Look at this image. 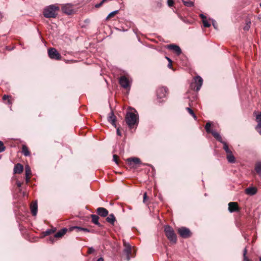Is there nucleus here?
Returning a JSON list of instances; mask_svg holds the SVG:
<instances>
[{
	"mask_svg": "<svg viewBox=\"0 0 261 261\" xmlns=\"http://www.w3.org/2000/svg\"><path fill=\"white\" fill-rule=\"evenodd\" d=\"M125 121L130 128H132L135 125H137L139 118L137 114L133 112H127L125 116Z\"/></svg>",
	"mask_w": 261,
	"mask_h": 261,
	"instance_id": "obj_1",
	"label": "nucleus"
},
{
	"mask_svg": "<svg viewBox=\"0 0 261 261\" xmlns=\"http://www.w3.org/2000/svg\"><path fill=\"white\" fill-rule=\"evenodd\" d=\"M59 8L55 5H50L43 10V15L46 18H55L57 16V11Z\"/></svg>",
	"mask_w": 261,
	"mask_h": 261,
	"instance_id": "obj_2",
	"label": "nucleus"
},
{
	"mask_svg": "<svg viewBox=\"0 0 261 261\" xmlns=\"http://www.w3.org/2000/svg\"><path fill=\"white\" fill-rule=\"evenodd\" d=\"M165 232L167 238L172 242L175 243L177 241L176 235L173 229L170 226L165 227Z\"/></svg>",
	"mask_w": 261,
	"mask_h": 261,
	"instance_id": "obj_3",
	"label": "nucleus"
},
{
	"mask_svg": "<svg viewBox=\"0 0 261 261\" xmlns=\"http://www.w3.org/2000/svg\"><path fill=\"white\" fill-rule=\"evenodd\" d=\"M48 55L49 57L54 60H60L61 59L60 54L55 48H51L48 49Z\"/></svg>",
	"mask_w": 261,
	"mask_h": 261,
	"instance_id": "obj_4",
	"label": "nucleus"
},
{
	"mask_svg": "<svg viewBox=\"0 0 261 261\" xmlns=\"http://www.w3.org/2000/svg\"><path fill=\"white\" fill-rule=\"evenodd\" d=\"M178 232L183 238H188L191 236L190 229L185 227L179 228L178 229Z\"/></svg>",
	"mask_w": 261,
	"mask_h": 261,
	"instance_id": "obj_5",
	"label": "nucleus"
},
{
	"mask_svg": "<svg viewBox=\"0 0 261 261\" xmlns=\"http://www.w3.org/2000/svg\"><path fill=\"white\" fill-rule=\"evenodd\" d=\"M67 231V229L65 228L60 230L57 232L53 237H50L48 241L50 243H53L55 241L56 239H59L62 238L66 233Z\"/></svg>",
	"mask_w": 261,
	"mask_h": 261,
	"instance_id": "obj_6",
	"label": "nucleus"
},
{
	"mask_svg": "<svg viewBox=\"0 0 261 261\" xmlns=\"http://www.w3.org/2000/svg\"><path fill=\"white\" fill-rule=\"evenodd\" d=\"M168 93V89L166 87L159 88L156 91L158 98H162L166 96Z\"/></svg>",
	"mask_w": 261,
	"mask_h": 261,
	"instance_id": "obj_7",
	"label": "nucleus"
},
{
	"mask_svg": "<svg viewBox=\"0 0 261 261\" xmlns=\"http://www.w3.org/2000/svg\"><path fill=\"white\" fill-rule=\"evenodd\" d=\"M120 85L124 88L126 89L130 87L129 81L128 79L125 76H122L119 80Z\"/></svg>",
	"mask_w": 261,
	"mask_h": 261,
	"instance_id": "obj_8",
	"label": "nucleus"
},
{
	"mask_svg": "<svg viewBox=\"0 0 261 261\" xmlns=\"http://www.w3.org/2000/svg\"><path fill=\"white\" fill-rule=\"evenodd\" d=\"M124 245L125 246L124 252L126 255V259L128 261L130 259V254L132 253L131 246L128 243H126V242H124Z\"/></svg>",
	"mask_w": 261,
	"mask_h": 261,
	"instance_id": "obj_9",
	"label": "nucleus"
},
{
	"mask_svg": "<svg viewBox=\"0 0 261 261\" xmlns=\"http://www.w3.org/2000/svg\"><path fill=\"white\" fill-rule=\"evenodd\" d=\"M129 166H134L135 165L141 164L140 160L138 158H130L126 160Z\"/></svg>",
	"mask_w": 261,
	"mask_h": 261,
	"instance_id": "obj_10",
	"label": "nucleus"
},
{
	"mask_svg": "<svg viewBox=\"0 0 261 261\" xmlns=\"http://www.w3.org/2000/svg\"><path fill=\"white\" fill-rule=\"evenodd\" d=\"M228 210L230 213H233L239 210L238 204L237 202H230L228 203Z\"/></svg>",
	"mask_w": 261,
	"mask_h": 261,
	"instance_id": "obj_11",
	"label": "nucleus"
},
{
	"mask_svg": "<svg viewBox=\"0 0 261 261\" xmlns=\"http://www.w3.org/2000/svg\"><path fill=\"white\" fill-rule=\"evenodd\" d=\"M96 212L97 214L101 217H105L108 215V211L104 207H98L97 208Z\"/></svg>",
	"mask_w": 261,
	"mask_h": 261,
	"instance_id": "obj_12",
	"label": "nucleus"
},
{
	"mask_svg": "<svg viewBox=\"0 0 261 261\" xmlns=\"http://www.w3.org/2000/svg\"><path fill=\"white\" fill-rule=\"evenodd\" d=\"M194 80L196 90V91H198L202 85L203 80L200 76H197L194 79Z\"/></svg>",
	"mask_w": 261,
	"mask_h": 261,
	"instance_id": "obj_13",
	"label": "nucleus"
},
{
	"mask_svg": "<svg viewBox=\"0 0 261 261\" xmlns=\"http://www.w3.org/2000/svg\"><path fill=\"white\" fill-rule=\"evenodd\" d=\"M168 48L170 49L173 50L177 55H179L181 53V50L178 45L170 44L168 46Z\"/></svg>",
	"mask_w": 261,
	"mask_h": 261,
	"instance_id": "obj_14",
	"label": "nucleus"
},
{
	"mask_svg": "<svg viewBox=\"0 0 261 261\" xmlns=\"http://www.w3.org/2000/svg\"><path fill=\"white\" fill-rule=\"evenodd\" d=\"M37 208L38 206L37 202L33 201L30 205V209L33 216H35L37 215Z\"/></svg>",
	"mask_w": 261,
	"mask_h": 261,
	"instance_id": "obj_15",
	"label": "nucleus"
},
{
	"mask_svg": "<svg viewBox=\"0 0 261 261\" xmlns=\"http://www.w3.org/2000/svg\"><path fill=\"white\" fill-rule=\"evenodd\" d=\"M256 121L258 123L257 125L255 127V129L257 132L261 135V113L256 116Z\"/></svg>",
	"mask_w": 261,
	"mask_h": 261,
	"instance_id": "obj_16",
	"label": "nucleus"
},
{
	"mask_svg": "<svg viewBox=\"0 0 261 261\" xmlns=\"http://www.w3.org/2000/svg\"><path fill=\"white\" fill-rule=\"evenodd\" d=\"M108 121L115 127H116V116L114 115L113 112H111L108 116Z\"/></svg>",
	"mask_w": 261,
	"mask_h": 261,
	"instance_id": "obj_17",
	"label": "nucleus"
},
{
	"mask_svg": "<svg viewBox=\"0 0 261 261\" xmlns=\"http://www.w3.org/2000/svg\"><path fill=\"white\" fill-rule=\"evenodd\" d=\"M23 170V166L20 163H17L15 166H14V173L15 174H20L21 173Z\"/></svg>",
	"mask_w": 261,
	"mask_h": 261,
	"instance_id": "obj_18",
	"label": "nucleus"
},
{
	"mask_svg": "<svg viewBox=\"0 0 261 261\" xmlns=\"http://www.w3.org/2000/svg\"><path fill=\"white\" fill-rule=\"evenodd\" d=\"M25 181L27 182H29L30 181V175L31 174V170L30 166L28 165L25 166Z\"/></svg>",
	"mask_w": 261,
	"mask_h": 261,
	"instance_id": "obj_19",
	"label": "nucleus"
},
{
	"mask_svg": "<svg viewBox=\"0 0 261 261\" xmlns=\"http://www.w3.org/2000/svg\"><path fill=\"white\" fill-rule=\"evenodd\" d=\"M62 10L64 13L68 15L71 14L73 11L71 7L69 5H66L62 7Z\"/></svg>",
	"mask_w": 261,
	"mask_h": 261,
	"instance_id": "obj_20",
	"label": "nucleus"
},
{
	"mask_svg": "<svg viewBox=\"0 0 261 261\" xmlns=\"http://www.w3.org/2000/svg\"><path fill=\"white\" fill-rule=\"evenodd\" d=\"M257 190L254 187H249L245 189V193L249 195H253L256 194Z\"/></svg>",
	"mask_w": 261,
	"mask_h": 261,
	"instance_id": "obj_21",
	"label": "nucleus"
},
{
	"mask_svg": "<svg viewBox=\"0 0 261 261\" xmlns=\"http://www.w3.org/2000/svg\"><path fill=\"white\" fill-rule=\"evenodd\" d=\"M76 230L77 232L80 231H83L84 232H90V230L86 228H83L79 226H73L70 228V230L72 231L73 230Z\"/></svg>",
	"mask_w": 261,
	"mask_h": 261,
	"instance_id": "obj_22",
	"label": "nucleus"
},
{
	"mask_svg": "<svg viewBox=\"0 0 261 261\" xmlns=\"http://www.w3.org/2000/svg\"><path fill=\"white\" fill-rule=\"evenodd\" d=\"M91 217L92 218V222L94 224L100 226V224L98 222L99 217L97 215H91Z\"/></svg>",
	"mask_w": 261,
	"mask_h": 261,
	"instance_id": "obj_23",
	"label": "nucleus"
},
{
	"mask_svg": "<svg viewBox=\"0 0 261 261\" xmlns=\"http://www.w3.org/2000/svg\"><path fill=\"white\" fill-rule=\"evenodd\" d=\"M211 133L218 141L220 142L221 143L223 142V141L222 138L218 133L213 130Z\"/></svg>",
	"mask_w": 261,
	"mask_h": 261,
	"instance_id": "obj_24",
	"label": "nucleus"
},
{
	"mask_svg": "<svg viewBox=\"0 0 261 261\" xmlns=\"http://www.w3.org/2000/svg\"><path fill=\"white\" fill-rule=\"evenodd\" d=\"M107 222L109 223L114 224L115 222L116 221V218L113 214H110L106 219Z\"/></svg>",
	"mask_w": 261,
	"mask_h": 261,
	"instance_id": "obj_25",
	"label": "nucleus"
},
{
	"mask_svg": "<svg viewBox=\"0 0 261 261\" xmlns=\"http://www.w3.org/2000/svg\"><path fill=\"white\" fill-rule=\"evenodd\" d=\"M22 153L25 156H29L30 155V152L29 150V149L25 145H22Z\"/></svg>",
	"mask_w": 261,
	"mask_h": 261,
	"instance_id": "obj_26",
	"label": "nucleus"
},
{
	"mask_svg": "<svg viewBox=\"0 0 261 261\" xmlns=\"http://www.w3.org/2000/svg\"><path fill=\"white\" fill-rule=\"evenodd\" d=\"M227 159L228 161L231 163H233L236 161L235 158L233 155L232 152L227 154Z\"/></svg>",
	"mask_w": 261,
	"mask_h": 261,
	"instance_id": "obj_27",
	"label": "nucleus"
},
{
	"mask_svg": "<svg viewBox=\"0 0 261 261\" xmlns=\"http://www.w3.org/2000/svg\"><path fill=\"white\" fill-rule=\"evenodd\" d=\"M56 230V229L55 228H53L51 229H48L46 230V231L42 232L43 236H47L50 234L54 233Z\"/></svg>",
	"mask_w": 261,
	"mask_h": 261,
	"instance_id": "obj_28",
	"label": "nucleus"
},
{
	"mask_svg": "<svg viewBox=\"0 0 261 261\" xmlns=\"http://www.w3.org/2000/svg\"><path fill=\"white\" fill-rule=\"evenodd\" d=\"M255 170L259 175L261 176V162L256 163Z\"/></svg>",
	"mask_w": 261,
	"mask_h": 261,
	"instance_id": "obj_29",
	"label": "nucleus"
},
{
	"mask_svg": "<svg viewBox=\"0 0 261 261\" xmlns=\"http://www.w3.org/2000/svg\"><path fill=\"white\" fill-rule=\"evenodd\" d=\"M185 6L189 7H191L194 6V2L191 1H185L182 0Z\"/></svg>",
	"mask_w": 261,
	"mask_h": 261,
	"instance_id": "obj_30",
	"label": "nucleus"
},
{
	"mask_svg": "<svg viewBox=\"0 0 261 261\" xmlns=\"http://www.w3.org/2000/svg\"><path fill=\"white\" fill-rule=\"evenodd\" d=\"M221 143L223 144V149L225 150L227 154L231 152V151L229 149L228 145L226 142L223 141V142Z\"/></svg>",
	"mask_w": 261,
	"mask_h": 261,
	"instance_id": "obj_31",
	"label": "nucleus"
},
{
	"mask_svg": "<svg viewBox=\"0 0 261 261\" xmlns=\"http://www.w3.org/2000/svg\"><path fill=\"white\" fill-rule=\"evenodd\" d=\"M119 12V10H115V11H114L112 12H111L110 13H109V14L108 15V16L106 18V19L107 20H108L110 18L113 17V16H114L116 14H118Z\"/></svg>",
	"mask_w": 261,
	"mask_h": 261,
	"instance_id": "obj_32",
	"label": "nucleus"
},
{
	"mask_svg": "<svg viewBox=\"0 0 261 261\" xmlns=\"http://www.w3.org/2000/svg\"><path fill=\"white\" fill-rule=\"evenodd\" d=\"M11 98V96L10 95H4L3 97V99L4 100L8 99V103L9 105H11L12 103V101Z\"/></svg>",
	"mask_w": 261,
	"mask_h": 261,
	"instance_id": "obj_33",
	"label": "nucleus"
},
{
	"mask_svg": "<svg viewBox=\"0 0 261 261\" xmlns=\"http://www.w3.org/2000/svg\"><path fill=\"white\" fill-rule=\"evenodd\" d=\"M211 123L208 122L206 123L205 126V129L207 133H211L213 130L211 129Z\"/></svg>",
	"mask_w": 261,
	"mask_h": 261,
	"instance_id": "obj_34",
	"label": "nucleus"
},
{
	"mask_svg": "<svg viewBox=\"0 0 261 261\" xmlns=\"http://www.w3.org/2000/svg\"><path fill=\"white\" fill-rule=\"evenodd\" d=\"M187 111L189 113V114L194 118L195 120H196L197 117L194 114L193 111L190 108H187Z\"/></svg>",
	"mask_w": 261,
	"mask_h": 261,
	"instance_id": "obj_35",
	"label": "nucleus"
},
{
	"mask_svg": "<svg viewBox=\"0 0 261 261\" xmlns=\"http://www.w3.org/2000/svg\"><path fill=\"white\" fill-rule=\"evenodd\" d=\"M250 24H251V22L250 20L249 21H246V25L244 27V30L245 31H248L249 30V29H250Z\"/></svg>",
	"mask_w": 261,
	"mask_h": 261,
	"instance_id": "obj_36",
	"label": "nucleus"
},
{
	"mask_svg": "<svg viewBox=\"0 0 261 261\" xmlns=\"http://www.w3.org/2000/svg\"><path fill=\"white\" fill-rule=\"evenodd\" d=\"M247 249L245 248L243 250V259L244 261H250L249 259L246 256V253H247Z\"/></svg>",
	"mask_w": 261,
	"mask_h": 261,
	"instance_id": "obj_37",
	"label": "nucleus"
},
{
	"mask_svg": "<svg viewBox=\"0 0 261 261\" xmlns=\"http://www.w3.org/2000/svg\"><path fill=\"white\" fill-rule=\"evenodd\" d=\"M6 149V147L4 146L3 142L0 141V153L4 151Z\"/></svg>",
	"mask_w": 261,
	"mask_h": 261,
	"instance_id": "obj_38",
	"label": "nucleus"
},
{
	"mask_svg": "<svg viewBox=\"0 0 261 261\" xmlns=\"http://www.w3.org/2000/svg\"><path fill=\"white\" fill-rule=\"evenodd\" d=\"M202 22L203 24V26L205 28H208L211 25L210 23L207 21L206 19H203Z\"/></svg>",
	"mask_w": 261,
	"mask_h": 261,
	"instance_id": "obj_39",
	"label": "nucleus"
},
{
	"mask_svg": "<svg viewBox=\"0 0 261 261\" xmlns=\"http://www.w3.org/2000/svg\"><path fill=\"white\" fill-rule=\"evenodd\" d=\"M113 161L116 163V164H118V156L117 155H113Z\"/></svg>",
	"mask_w": 261,
	"mask_h": 261,
	"instance_id": "obj_40",
	"label": "nucleus"
},
{
	"mask_svg": "<svg viewBox=\"0 0 261 261\" xmlns=\"http://www.w3.org/2000/svg\"><path fill=\"white\" fill-rule=\"evenodd\" d=\"M168 5L169 7H172L173 6L174 1L173 0H168Z\"/></svg>",
	"mask_w": 261,
	"mask_h": 261,
	"instance_id": "obj_41",
	"label": "nucleus"
},
{
	"mask_svg": "<svg viewBox=\"0 0 261 261\" xmlns=\"http://www.w3.org/2000/svg\"><path fill=\"white\" fill-rule=\"evenodd\" d=\"M103 3H104V2H103V1L102 0V1L100 3L96 4L95 5V7H96V8L100 7L101 6H102V5L103 4Z\"/></svg>",
	"mask_w": 261,
	"mask_h": 261,
	"instance_id": "obj_42",
	"label": "nucleus"
},
{
	"mask_svg": "<svg viewBox=\"0 0 261 261\" xmlns=\"http://www.w3.org/2000/svg\"><path fill=\"white\" fill-rule=\"evenodd\" d=\"M146 198H147V194L146 193H145L143 195V202H145Z\"/></svg>",
	"mask_w": 261,
	"mask_h": 261,
	"instance_id": "obj_43",
	"label": "nucleus"
},
{
	"mask_svg": "<svg viewBox=\"0 0 261 261\" xmlns=\"http://www.w3.org/2000/svg\"><path fill=\"white\" fill-rule=\"evenodd\" d=\"M94 249L92 248H90L88 250V253H91L92 252H93L94 251Z\"/></svg>",
	"mask_w": 261,
	"mask_h": 261,
	"instance_id": "obj_44",
	"label": "nucleus"
},
{
	"mask_svg": "<svg viewBox=\"0 0 261 261\" xmlns=\"http://www.w3.org/2000/svg\"><path fill=\"white\" fill-rule=\"evenodd\" d=\"M117 135H119V136H121V132H120V131L119 128H117Z\"/></svg>",
	"mask_w": 261,
	"mask_h": 261,
	"instance_id": "obj_45",
	"label": "nucleus"
},
{
	"mask_svg": "<svg viewBox=\"0 0 261 261\" xmlns=\"http://www.w3.org/2000/svg\"><path fill=\"white\" fill-rule=\"evenodd\" d=\"M200 16L202 19V20L203 19H206V17L203 14H200Z\"/></svg>",
	"mask_w": 261,
	"mask_h": 261,
	"instance_id": "obj_46",
	"label": "nucleus"
},
{
	"mask_svg": "<svg viewBox=\"0 0 261 261\" xmlns=\"http://www.w3.org/2000/svg\"><path fill=\"white\" fill-rule=\"evenodd\" d=\"M172 62H169L168 65V67L170 68H171L172 66Z\"/></svg>",
	"mask_w": 261,
	"mask_h": 261,
	"instance_id": "obj_47",
	"label": "nucleus"
},
{
	"mask_svg": "<svg viewBox=\"0 0 261 261\" xmlns=\"http://www.w3.org/2000/svg\"><path fill=\"white\" fill-rule=\"evenodd\" d=\"M166 59L168 60V61L169 63V62H172V60H171L169 58H168V57H166Z\"/></svg>",
	"mask_w": 261,
	"mask_h": 261,
	"instance_id": "obj_48",
	"label": "nucleus"
},
{
	"mask_svg": "<svg viewBox=\"0 0 261 261\" xmlns=\"http://www.w3.org/2000/svg\"><path fill=\"white\" fill-rule=\"evenodd\" d=\"M97 261H104V260H103V258H102V257H100V258H99L97 260Z\"/></svg>",
	"mask_w": 261,
	"mask_h": 261,
	"instance_id": "obj_49",
	"label": "nucleus"
},
{
	"mask_svg": "<svg viewBox=\"0 0 261 261\" xmlns=\"http://www.w3.org/2000/svg\"><path fill=\"white\" fill-rule=\"evenodd\" d=\"M17 186H18V187H20L21 186V184L20 182H18L17 183Z\"/></svg>",
	"mask_w": 261,
	"mask_h": 261,
	"instance_id": "obj_50",
	"label": "nucleus"
},
{
	"mask_svg": "<svg viewBox=\"0 0 261 261\" xmlns=\"http://www.w3.org/2000/svg\"><path fill=\"white\" fill-rule=\"evenodd\" d=\"M213 24L214 27L215 28H216V24H215V23H213Z\"/></svg>",
	"mask_w": 261,
	"mask_h": 261,
	"instance_id": "obj_51",
	"label": "nucleus"
},
{
	"mask_svg": "<svg viewBox=\"0 0 261 261\" xmlns=\"http://www.w3.org/2000/svg\"><path fill=\"white\" fill-rule=\"evenodd\" d=\"M259 19L261 21V16L258 17Z\"/></svg>",
	"mask_w": 261,
	"mask_h": 261,
	"instance_id": "obj_52",
	"label": "nucleus"
},
{
	"mask_svg": "<svg viewBox=\"0 0 261 261\" xmlns=\"http://www.w3.org/2000/svg\"><path fill=\"white\" fill-rule=\"evenodd\" d=\"M103 2H105L107 0H102Z\"/></svg>",
	"mask_w": 261,
	"mask_h": 261,
	"instance_id": "obj_53",
	"label": "nucleus"
},
{
	"mask_svg": "<svg viewBox=\"0 0 261 261\" xmlns=\"http://www.w3.org/2000/svg\"><path fill=\"white\" fill-rule=\"evenodd\" d=\"M259 260L261 261V257L259 258Z\"/></svg>",
	"mask_w": 261,
	"mask_h": 261,
	"instance_id": "obj_54",
	"label": "nucleus"
},
{
	"mask_svg": "<svg viewBox=\"0 0 261 261\" xmlns=\"http://www.w3.org/2000/svg\"><path fill=\"white\" fill-rule=\"evenodd\" d=\"M260 7H261V3L260 4Z\"/></svg>",
	"mask_w": 261,
	"mask_h": 261,
	"instance_id": "obj_55",
	"label": "nucleus"
}]
</instances>
